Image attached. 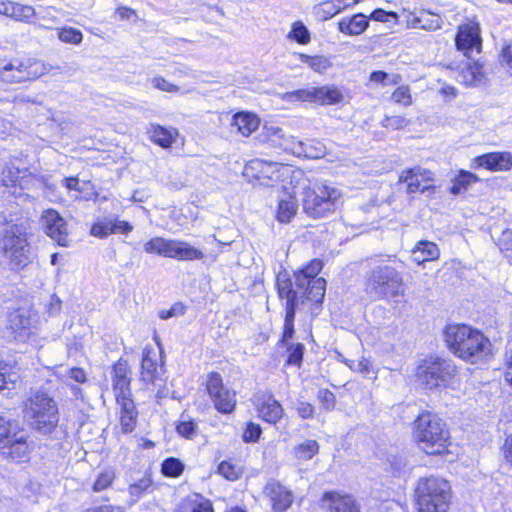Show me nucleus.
Segmentation results:
<instances>
[{
  "mask_svg": "<svg viewBox=\"0 0 512 512\" xmlns=\"http://www.w3.org/2000/svg\"><path fill=\"white\" fill-rule=\"evenodd\" d=\"M117 403L120 406V414H138L131 395H116Z\"/></svg>",
  "mask_w": 512,
  "mask_h": 512,
  "instance_id": "obj_50",
  "label": "nucleus"
},
{
  "mask_svg": "<svg viewBox=\"0 0 512 512\" xmlns=\"http://www.w3.org/2000/svg\"><path fill=\"white\" fill-rule=\"evenodd\" d=\"M449 350L457 357L477 363L491 353V342L481 332L467 325H449L444 331Z\"/></svg>",
  "mask_w": 512,
  "mask_h": 512,
  "instance_id": "obj_1",
  "label": "nucleus"
},
{
  "mask_svg": "<svg viewBox=\"0 0 512 512\" xmlns=\"http://www.w3.org/2000/svg\"><path fill=\"white\" fill-rule=\"evenodd\" d=\"M439 257V249L437 245L429 241H421L416 248L412 251V259L417 264H422L426 261L435 260Z\"/></svg>",
  "mask_w": 512,
  "mask_h": 512,
  "instance_id": "obj_32",
  "label": "nucleus"
},
{
  "mask_svg": "<svg viewBox=\"0 0 512 512\" xmlns=\"http://www.w3.org/2000/svg\"><path fill=\"white\" fill-rule=\"evenodd\" d=\"M299 58L302 63L307 64L312 70L318 73H323L331 67V62L324 56L299 54Z\"/></svg>",
  "mask_w": 512,
  "mask_h": 512,
  "instance_id": "obj_38",
  "label": "nucleus"
},
{
  "mask_svg": "<svg viewBox=\"0 0 512 512\" xmlns=\"http://www.w3.org/2000/svg\"><path fill=\"white\" fill-rule=\"evenodd\" d=\"M456 366L451 360L440 357L425 359L417 368L419 382L428 389L447 386L455 377Z\"/></svg>",
  "mask_w": 512,
  "mask_h": 512,
  "instance_id": "obj_11",
  "label": "nucleus"
},
{
  "mask_svg": "<svg viewBox=\"0 0 512 512\" xmlns=\"http://www.w3.org/2000/svg\"><path fill=\"white\" fill-rule=\"evenodd\" d=\"M61 379L71 387L73 394L78 396L81 389L75 384H81L86 381V373L83 369L73 367L69 369H65V371L60 373Z\"/></svg>",
  "mask_w": 512,
  "mask_h": 512,
  "instance_id": "obj_34",
  "label": "nucleus"
},
{
  "mask_svg": "<svg viewBox=\"0 0 512 512\" xmlns=\"http://www.w3.org/2000/svg\"><path fill=\"white\" fill-rule=\"evenodd\" d=\"M501 61L507 66V71L512 75V45L503 47L501 51Z\"/></svg>",
  "mask_w": 512,
  "mask_h": 512,
  "instance_id": "obj_63",
  "label": "nucleus"
},
{
  "mask_svg": "<svg viewBox=\"0 0 512 512\" xmlns=\"http://www.w3.org/2000/svg\"><path fill=\"white\" fill-rule=\"evenodd\" d=\"M297 412L302 419H308L313 416L314 407L308 402L300 401L297 404Z\"/></svg>",
  "mask_w": 512,
  "mask_h": 512,
  "instance_id": "obj_61",
  "label": "nucleus"
},
{
  "mask_svg": "<svg viewBox=\"0 0 512 512\" xmlns=\"http://www.w3.org/2000/svg\"><path fill=\"white\" fill-rule=\"evenodd\" d=\"M147 254H156L161 257L172 258L178 261L203 260L205 254L199 248L180 239H168L156 236L143 245Z\"/></svg>",
  "mask_w": 512,
  "mask_h": 512,
  "instance_id": "obj_9",
  "label": "nucleus"
},
{
  "mask_svg": "<svg viewBox=\"0 0 512 512\" xmlns=\"http://www.w3.org/2000/svg\"><path fill=\"white\" fill-rule=\"evenodd\" d=\"M365 290L376 300L397 302L405 291L402 273L390 265L376 266L367 273Z\"/></svg>",
  "mask_w": 512,
  "mask_h": 512,
  "instance_id": "obj_3",
  "label": "nucleus"
},
{
  "mask_svg": "<svg viewBox=\"0 0 512 512\" xmlns=\"http://www.w3.org/2000/svg\"><path fill=\"white\" fill-rule=\"evenodd\" d=\"M138 414H120V423L124 432H132L136 426Z\"/></svg>",
  "mask_w": 512,
  "mask_h": 512,
  "instance_id": "obj_60",
  "label": "nucleus"
},
{
  "mask_svg": "<svg viewBox=\"0 0 512 512\" xmlns=\"http://www.w3.org/2000/svg\"><path fill=\"white\" fill-rule=\"evenodd\" d=\"M342 193L335 186L319 183L303 191L304 212L313 218H323L334 213L341 204Z\"/></svg>",
  "mask_w": 512,
  "mask_h": 512,
  "instance_id": "obj_6",
  "label": "nucleus"
},
{
  "mask_svg": "<svg viewBox=\"0 0 512 512\" xmlns=\"http://www.w3.org/2000/svg\"><path fill=\"white\" fill-rule=\"evenodd\" d=\"M392 99L399 104L408 106L412 102L410 90L406 86L398 87L392 94Z\"/></svg>",
  "mask_w": 512,
  "mask_h": 512,
  "instance_id": "obj_56",
  "label": "nucleus"
},
{
  "mask_svg": "<svg viewBox=\"0 0 512 512\" xmlns=\"http://www.w3.org/2000/svg\"><path fill=\"white\" fill-rule=\"evenodd\" d=\"M258 412L264 421L276 423L282 418L284 410L282 405L275 400L272 395H269L267 399L259 405Z\"/></svg>",
  "mask_w": 512,
  "mask_h": 512,
  "instance_id": "obj_30",
  "label": "nucleus"
},
{
  "mask_svg": "<svg viewBox=\"0 0 512 512\" xmlns=\"http://www.w3.org/2000/svg\"><path fill=\"white\" fill-rule=\"evenodd\" d=\"M25 172L26 171L22 172L15 166H9L2 172V181L5 186L21 185L19 178L21 177V174Z\"/></svg>",
  "mask_w": 512,
  "mask_h": 512,
  "instance_id": "obj_46",
  "label": "nucleus"
},
{
  "mask_svg": "<svg viewBox=\"0 0 512 512\" xmlns=\"http://www.w3.org/2000/svg\"><path fill=\"white\" fill-rule=\"evenodd\" d=\"M18 380V374L10 371L7 363L0 361V390L11 389Z\"/></svg>",
  "mask_w": 512,
  "mask_h": 512,
  "instance_id": "obj_42",
  "label": "nucleus"
},
{
  "mask_svg": "<svg viewBox=\"0 0 512 512\" xmlns=\"http://www.w3.org/2000/svg\"><path fill=\"white\" fill-rule=\"evenodd\" d=\"M480 167L489 170H508L512 167V155L510 153H489L476 159Z\"/></svg>",
  "mask_w": 512,
  "mask_h": 512,
  "instance_id": "obj_27",
  "label": "nucleus"
},
{
  "mask_svg": "<svg viewBox=\"0 0 512 512\" xmlns=\"http://www.w3.org/2000/svg\"><path fill=\"white\" fill-rule=\"evenodd\" d=\"M133 230V226L123 220H119L115 217H106L94 223L91 226V235L98 238H106L111 234H128Z\"/></svg>",
  "mask_w": 512,
  "mask_h": 512,
  "instance_id": "obj_23",
  "label": "nucleus"
},
{
  "mask_svg": "<svg viewBox=\"0 0 512 512\" xmlns=\"http://www.w3.org/2000/svg\"><path fill=\"white\" fill-rule=\"evenodd\" d=\"M499 246L501 250H512V230L507 229L503 231L502 235L499 238Z\"/></svg>",
  "mask_w": 512,
  "mask_h": 512,
  "instance_id": "obj_62",
  "label": "nucleus"
},
{
  "mask_svg": "<svg viewBox=\"0 0 512 512\" xmlns=\"http://www.w3.org/2000/svg\"><path fill=\"white\" fill-rule=\"evenodd\" d=\"M265 493L270 498L273 508L277 512L287 510L292 502L293 495L291 491L287 490L280 482L270 481L265 486Z\"/></svg>",
  "mask_w": 512,
  "mask_h": 512,
  "instance_id": "obj_25",
  "label": "nucleus"
},
{
  "mask_svg": "<svg viewBox=\"0 0 512 512\" xmlns=\"http://www.w3.org/2000/svg\"><path fill=\"white\" fill-rule=\"evenodd\" d=\"M415 23L421 29L432 31L439 29L442 21L438 15L423 12L415 19Z\"/></svg>",
  "mask_w": 512,
  "mask_h": 512,
  "instance_id": "obj_40",
  "label": "nucleus"
},
{
  "mask_svg": "<svg viewBox=\"0 0 512 512\" xmlns=\"http://www.w3.org/2000/svg\"><path fill=\"white\" fill-rule=\"evenodd\" d=\"M418 512H448L451 502V486L443 478H420L415 488Z\"/></svg>",
  "mask_w": 512,
  "mask_h": 512,
  "instance_id": "obj_4",
  "label": "nucleus"
},
{
  "mask_svg": "<svg viewBox=\"0 0 512 512\" xmlns=\"http://www.w3.org/2000/svg\"><path fill=\"white\" fill-rule=\"evenodd\" d=\"M297 205L294 197L286 195L279 200L277 219L282 223H288L296 214Z\"/></svg>",
  "mask_w": 512,
  "mask_h": 512,
  "instance_id": "obj_35",
  "label": "nucleus"
},
{
  "mask_svg": "<svg viewBox=\"0 0 512 512\" xmlns=\"http://www.w3.org/2000/svg\"><path fill=\"white\" fill-rule=\"evenodd\" d=\"M455 45L466 58L473 56L474 52L479 54L482 41L478 23L468 22L460 25L455 37Z\"/></svg>",
  "mask_w": 512,
  "mask_h": 512,
  "instance_id": "obj_17",
  "label": "nucleus"
},
{
  "mask_svg": "<svg viewBox=\"0 0 512 512\" xmlns=\"http://www.w3.org/2000/svg\"><path fill=\"white\" fill-rule=\"evenodd\" d=\"M115 478V474L111 470H106L99 474L96 481L93 485V490L95 492H101L105 489H107L113 482Z\"/></svg>",
  "mask_w": 512,
  "mask_h": 512,
  "instance_id": "obj_47",
  "label": "nucleus"
},
{
  "mask_svg": "<svg viewBox=\"0 0 512 512\" xmlns=\"http://www.w3.org/2000/svg\"><path fill=\"white\" fill-rule=\"evenodd\" d=\"M322 269V262L318 259L312 260L305 268L294 273V281L289 277L293 284V289L298 291V300L304 303L305 300L320 303L322 302L326 281L324 278L317 277Z\"/></svg>",
  "mask_w": 512,
  "mask_h": 512,
  "instance_id": "obj_8",
  "label": "nucleus"
},
{
  "mask_svg": "<svg viewBox=\"0 0 512 512\" xmlns=\"http://www.w3.org/2000/svg\"><path fill=\"white\" fill-rule=\"evenodd\" d=\"M184 313L185 307L181 303H175L167 310H160L158 316L162 320H167L175 316L184 315Z\"/></svg>",
  "mask_w": 512,
  "mask_h": 512,
  "instance_id": "obj_58",
  "label": "nucleus"
},
{
  "mask_svg": "<svg viewBox=\"0 0 512 512\" xmlns=\"http://www.w3.org/2000/svg\"><path fill=\"white\" fill-rule=\"evenodd\" d=\"M1 248L12 269H23L33 261L35 256L26 234L17 226H12L5 231Z\"/></svg>",
  "mask_w": 512,
  "mask_h": 512,
  "instance_id": "obj_10",
  "label": "nucleus"
},
{
  "mask_svg": "<svg viewBox=\"0 0 512 512\" xmlns=\"http://www.w3.org/2000/svg\"><path fill=\"white\" fill-rule=\"evenodd\" d=\"M158 354L152 347H145L140 367V381L146 386L161 387L165 383V368L158 364Z\"/></svg>",
  "mask_w": 512,
  "mask_h": 512,
  "instance_id": "obj_16",
  "label": "nucleus"
},
{
  "mask_svg": "<svg viewBox=\"0 0 512 512\" xmlns=\"http://www.w3.org/2000/svg\"><path fill=\"white\" fill-rule=\"evenodd\" d=\"M322 506L327 512H361L360 505L352 495L326 492Z\"/></svg>",
  "mask_w": 512,
  "mask_h": 512,
  "instance_id": "obj_21",
  "label": "nucleus"
},
{
  "mask_svg": "<svg viewBox=\"0 0 512 512\" xmlns=\"http://www.w3.org/2000/svg\"><path fill=\"white\" fill-rule=\"evenodd\" d=\"M289 37L296 40L300 44H306L310 40L307 28L302 23H295L289 33Z\"/></svg>",
  "mask_w": 512,
  "mask_h": 512,
  "instance_id": "obj_49",
  "label": "nucleus"
},
{
  "mask_svg": "<svg viewBox=\"0 0 512 512\" xmlns=\"http://www.w3.org/2000/svg\"><path fill=\"white\" fill-rule=\"evenodd\" d=\"M162 473L168 477H178L184 470L183 463L174 457L167 458L162 463Z\"/></svg>",
  "mask_w": 512,
  "mask_h": 512,
  "instance_id": "obj_43",
  "label": "nucleus"
},
{
  "mask_svg": "<svg viewBox=\"0 0 512 512\" xmlns=\"http://www.w3.org/2000/svg\"><path fill=\"white\" fill-rule=\"evenodd\" d=\"M44 72V66L40 62L14 61L0 67V77L8 83H21L34 80L40 77Z\"/></svg>",
  "mask_w": 512,
  "mask_h": 512,
  "instance_id": "obj_14",
  "label": "nucleus"
},
{
  "mask_svg": "<svg viewBox=\"0 0 512 512\" xmlns=\"http://www.w3.org/2000/svg\"><path fill=\"white\" fill-rule=\"evenodd\" d=\"M57 35L60 41L74 45L80 44L83 40L82 32L73 27L58 28Z\"/></svg>",
  "mask_w": 512,
  "mask_h": 512,
  "instance_id": "obj_41",
  "label": "nucleus"
},
{
  "mask_svg": "<svg viewBox=\"0 0 512 512\" xmlns=\"http://www.w3.org/2000/svg\"><path fill=\"white\" fill-rule=\"evenodd\" d=\"M29 435L15 422L0 417V456L13 462H25L29 458L32 446Z\"/></svg>",
  "mask_w": 512,
  "mask_h": 512,
  "instance_id": "obj_7",
  "label": "nucleus"
},
{
  "mask_svg": "<svg viewBox=\"0 0 512 512\" xmlns=\"http://www.w3.org/2000/svg\"><path fill=\"white\" fill-rule=\"evenodd\" d=\"M319 445L315 440H306L294 448L295 456L299 460H310L318 453Z\"/></svg>",
  "mask_w": 512,
  "mask_h": 512,
  "instance_id": "obj_39",
  "label": "nucleus"
},
{
  "mask_svg": "<svg viewBox=\"0 0 512 512\" xmlns=\"http://www.w3.org/2000/svg\"><path fill=\"white\" fill-rule=\"evenodd\" d=\"M151 485V479L148 477H143L129 486V493L132 497L138 499L143 494V492L151 487Z\"/></svg>",
  "mask_w": 512,
  "mask_h": 512,
  "instance_id": "obj_52",
  "label": "nucleus"
},
{
  "mask_svg": "<svg viewBox=\"0 0 512 512\" xmlns=\"http://www.w3.org/2000/svg\"><path fill=\"white\" fill-rule=\"evenodd\" d=\"M41 221L45 233L60 246H68V233L66 222L60 214L53 209L43 212Z\"/></svg>",
  "mask_w": 512,
  "mask_h": 512,
  "instance_id": "obj_20",
  "label": "nucleus"
},
{
  "mask_svg": "<svg viewBox=\"0 0 512 512\" xmlns=\"http://www.w3.org/2000/svg\"><path fill=\"white\" fill-rule=\"evenodd\" d=\"M150 139L162 148H169L175 142L178 131L174 128L168 129L161 125L152 124L148 129Z\"/></svg>",
  "mask_w": 512,
  "mask_h": 512,
  "instance_id": "obj_29",
  "label": "nucleus"
},
{
  "mask_svg": "<svg viewBox=\"0 0 512 512\" xmlns=\"http://www.w3.org/2000/svg\"><path fill=\"white\" fill-rule=\"evenodd\" d=\"M232 126L245 137L251 135L259 126V119L251 113H238L233 116Z\"/></svg>",
  "mask_w": 512,
  "mask_h": 512,
  "instance_id": "obj_31",
  "label": "nucleus"
},
{
  "mask_svg": "<svg viewBox=\"0 0 512 512\" xmlns=\"http://www.w3.org/2000/svg\"><path fill=\"white\" fill-rule=\"evenodd\" d=\"M24 415L32 428L43 435L51 434L58 426L59 412L56 402L40 391L26 400Z\"/></svg>",
  "mask_w": 512,
  "mask_h": 512,
  "instance_id": "obj_5",
  "label": "nucleus"
},
{
  "mask_svg": "<svg viewBox=\"0 0 512 512\" xmlns=\"http://www.w3.org/2000/svg\"><path fill=\"white\" fill-rule=\"evenodd\" d=\"M345 364L353 371L368 375L373 372L372 362L367 358H361L357 361H345Z\"/></svg>",
  "mask_w": 512,
  "mask_h": 512,
  "instance_id": "obj_48",
  "label": "nucleus"
},
{
  "mask_svg": "<svg viewBox=\"0 0 512 512\" xmlns=\"http://www.w3.org/2000/svg\"><path fill=\"white\" fill-rule=\"evenodd\" d=\"M369 26V21L365 15L359 13L351 18H344L338 23V29L341 33L346 35H360Z\"/></svg>",
  "mask_w": 512,
  "mask_h": 512,
  "instance_id": "obj_28",
  "label": "nucleus"
},
{
  "mask_svg": "<svg viewBox=\"0 0 512 512\" xmlns=\"http://www.w3.org/2000/svg\"><path fill=\"white\" fill-rule=\"evenodd\" d=\"M244 175L250 180L254 179L261 185L268 186L271 181H277L280 178L279 164L255 159L245 165Z\"/></svg>",
  "mask_w": 512,
  "mask_h": 512,
  "instance_id": "obj_19",
  "label": "nucleus"
},
{
  "mask_svg": "<svg viewBox=\"0 0 512 512\" xmlns=\"http://www.w3.org/2000/svg\"><path fill=\"white\" fill-rule=\"evenodd\" d=\"M197 430V424L191 419H186L184 416L181 417L176 426L177 433L186 439H193L197 434Z\"/></svg>",
  "mask_w": 512,
  "mask_h": 512,
  "instance_id": "obj_44",
  "label": "nucleus"
},
{
  "mask_svg": "<svg viewBox=\"0 0 512 512\" xmlns=\"http://www.w3.org/2000/svg\"><path fill=\"white\" fill-rule=\"evenodd\" d=\"M477 177L468 171H461L458 176L453 179V184L450 188V192L454 195H458L465 191L468 186L475 182Z\"/></svg>",
  "mask_w": 512,
  "mask_h": 512,
  "instance_id": "obj_37",
  "label": "nucleus"
},
{
  "mask_svg": "<svg viewBox=\"0 0 512 512\" xmlns=\"http://www.w3.org/2000/svg\"><path fill=\"white\" fill-rule=\"evenodd\" d=\"M36 9L30 5L13 2L10 18L24 23H36Z\"/></svg>",
  "mask_w": 512,
  "mask_h": 512,
  "instance_id": "obj_36",
  "label": "nucleus"
},
{
  "mask_svg": "<svg viewBox=\"0 0 512 512\" xmlns=\"http://www.w3.org/2000/svg\"><path fill=\"white\" fill-rule=\"evenodd\" d=\"M414 438L428 455H439L446 450L450 438L446 423L437 414L424 411L415 420Z\"/></svg>",
  "mask_w": 512,
  "mask_h": 512,
  "instance_id": "obj_2",
  "label": "nucleus"
},
{
  "mask_svg": "<svg viewBox=\"0 0 512 512\" xmlns=\"http://www.w3.org/2000/svg\"><path fill=\"white\" fill-rule=\"evenodd\" d=\"M434 181V173L421 166L405 169L401 172L398 182L406 184V192L414 194L416 192L426 193L433 191L434 186L424 185L427 182Z\"/></svg>",
  "mask_w": 512,
  "mask_h": 512,
  "instance_id": "obj_18",
  "label": "nucleus"
},
{
  "mask_svg": "<svg viewBox=\"0 0 512 512\" xmlns=\"http://www.w3.org/2000/svg\"><path fill=\"white\" fill-rule=\"evenodd\" d=\"M451 64L449 68L455 71L456 79L467 86L474 85L482 77V65L471 56L459 64Z\"/></svg>",
  "mask_w": 512,
  "mask_h": 512,
  "instance_id": "obj_24",
  "label": "nucleus"
},
{
  "mask_svg": "<svg viewBox=\"0 0 512 512\" xmlns=\"http://www.w3.org/2000/svg\"><path fill=\"white\" fill-rule=\"evenodd\" d=\"M287 350H288L287 363L290 365L300 366L302 359H303L304 351H305L304 345L301 343L291 344L288 346Z\"/></svg>",
  "mask_w": 512,
  "mask_h": 512,
  "instance_id": "obj_45",
  "label": "nucleus"
},
{
  "mask_svg": "<svg viewBox=\"0 0 512 512\" xmlns=\"http://www.w3.org/2000/svg\"><path fill=\"white\" fill-rule=\"evenodd\" d=\"M408 123L409 120L402 116H387L382 122L384 127H391L393 129H401L407 126Z\"/></svg>",
  "mask_w": 512,
  "mask_h": 512,
  "instance_id": "obj_59",
  "label": "nucleus"
},
{
  "mask_svg": "<svg viewBox=\"0 0 512 512\" xmlns=\"http://www.w3.org/2000/svg\"><path fill=\"white\" fill-rule=\"evenodd\" d=\"M218 473L230 481H234L239 477V471L227 461H222L218 465Z\"/></svg>",
  "mask_w": 512,
  "mask_h": 512,
  "instance_id": "obj_55",
  "label": "nucleus"
},
{
  "mask_svg": "<svg viewBox=\"0 0 512 512\" xmlns=\"http://www.w3.org/2000/svg\"><path fill=\"white\" fill-rule=\"evenodd\" d=\"M276 288L280 300L286 310L284 318V330L281 338V343L286 344L294 335V320L296 309L299 304L298 291L293 289V284L289 279V274L286 271L279 272L276 278Z\"/></svg>",
  "mask_w": 512,
  "mask_h": 512,
  "instance_id": "obj_12",
  "label": "nucleus"
},
{
  "mask_svg": "<svg viewBox=\"0 0 512 512\" xmlns=\"http://www.w3.org/2000/svg\"><path fill=\"white\" fill-rule=\"evenodd\" d=\"M317 398L325 410H332L336 404V398L333 392L328 389H320Z\"/></svg>",
  "mask_w": 512,
  "mask_h": 512,
  "instance_id": "obj_54",
  "label": "nucleus"
},
{
  "mask_svg": "<svg viewBox=\"0 0 512 512\" xmlns=\"http://www.w3.org/2000/svg\"><path fill=\"white\" fill-rule=\"evenodd\" d=\"M285 98L290 101H308L321 105L339 103L343 96L334 86L309 87L286 93Z\"/></svg>",
  "mask_w": 512,
  "mask_h": 512,
  "instance_id": "obj_15",
  "label": "nucleus"
},
{
  "mask_svg": "<svg viewBox=\"0 0 512 512\" xmlns=\"http://www.w3.org/2000/svg\"><path fill=\"white\" fill-rule=\"evenodd\" d=\"M285 143L284 149L290 150L297 156H304L306 158L318 159L325 155L326 148L324 144L317 140L300 141L294 136H290Z\"/></svg>",
  "mask_w": 512,
  "mask_h": 512,
  "instance_id": "obj_22",
  "label": "nucleus"
},
{
  "mask_svg": "<svg viewBox=\"0 0 512 512\" xmlns=\"http://www.w3.org/2000/svg\"><path fill=\"white\" fill-rule=\"evenodd\" d=\"M113 389L115 396L131 395L130 390V368L126 360L119 359L113 366Z\"/></svg>",
  "mask_w": 512,
  "mask_h": 512,
  "instance_id": "obj_26",
  "label": "nucleus"
},
{
  "mask_svg": "<svg viewBox=\"0 0 512 512\" xmlns=\"http://www.w3.org/2000/svg\"><path fill=\"white\" fill-rule=\"evenodd\" d=\"M262 429L259 424L250 422L247 424L244 433H243V441L246 443H254L257 442L261 436Z\"/></svg>",
  "mask_w": 512,
  "mask_h": 512,
  "instance_id": "obj_51",
  "label": "nucleus"
},
{
  "mask_svg": "<svg viewBox=\"0 0 512 512\" xmlns=\"http://www.w3.org/2000/svg\"><path fill=\"white\" fill-rule=\"evenodd\" d=\"M151 83L154 88L161 90V91L170 92V93H176L179 91L178 86L168 82L166 79H164L163 77H160V76L154 77L151 80Z\"/></svg>",
  "mask_w": 512,
  "mask_h": 512,
  "instance_id": "obj_57",
  "label": "nucleus"
},
{
  "mask_svg": "<svg viewBox=\"0 0 512 512\" xmlns=\"http://www.w3.org/2000/svg\"><path fill=\"white\" fill-rule=\"evenodd\" d=\"M8 326L17 334L15 337H24L30 326V319L23 311L15 310L8 315Z\"/></svg>",
  "mask_w": 512,
  "mask_h": 512,
  "instance_id": "obj_33",
  "label": "nucleus"
},
{
  "mask_svg": "<svg viewBox=\"0 0 512 512\" xmlns=\"http://www.w3.org/2000/svg\"><path fill=\"white\" fill-rule=\"evenodd\" d=\"M206 389L217 411L223 414H229L234 411L236 393L224 385L219 373L211 372L208 375Z\"/></svg>",
  "mask_w": 512,
  "mask_h": 512,
  "instance_id": "obj_13",
  "label": "nucleus"
},
{
  "mask_svg": "<svg viewBox=\"0 0 512 512\" xmlns=\"http://www.w3.org/2000/svg\"><path fill=\"white\" fill-rule=\"evenodd\" d=\"M54 9L51 7L40 8L36 10V19L40 26H46V24H54L56 22V16L53 15Z\"/></svg>",
  "mask_w": 512,
  "mask_h": 512,
  "instance_id": "obj_53",
  "label": "nucleus"
},
{
  "mask_svg": "<svg viewBox=\"0 0 512 512\" xmlns=\"http://www.w3.org/2000/svg\"><path fill=\"white\" fill-rule=\"evenodd\" d=\"M390 17L395 18L396 17L395 13L387 12L383 9H376L370 15V19H372L374 21H378V22H387V21H389Z\"/></svg>",
  "mask_w": 512,
  "mask_h": 512,
  "instance_id": "obj_64",
  "label": "nucleus"
}]
</instances>
